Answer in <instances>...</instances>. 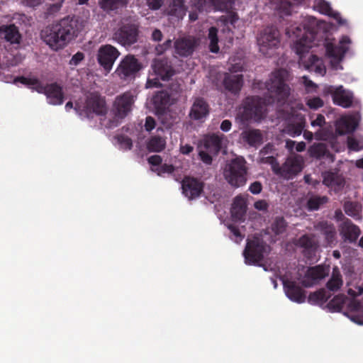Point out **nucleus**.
<instances>
[{
	"label": "nucleus",
	"mask_w": 363,
	"mask_h": 363,
	"mask_svg": "<svg viewBox=\"0 0 363 363\" xmlns=\"http://www.w3.org/2000/svg\"><path fill=\"white\" fill-rule=\"evenodd\" d=\"M152 68L156 75L162 80H169L175 74L171 60L166 57H156L152 60Z\"/></svg>",
	"instance_id": "nucleus-13"
},
{
	"label": "nucleus",
	"mask_w": 363,
	"mask_h": 363,
	"mask_svg": "<svg viewBox=\"0 0 363 363\" xmlns=\"http://www.w3.org/2000/svg\"><path fill=\"white\" fill-rule=\"evenodd\" d=\"M133 103V96L130 92H123L118 96L113 104V111L115 116L118 118H124L130 112Z\"/></svg>",
	"instance_id": "nucleus-15"
},
{
	"label": "nucleus",
	"mask_w": 363,
	"mask_h": 363,
	"mask_svg": "<svg viewBox=\"0 0 363 363\" xmlns=\"http://www.w3.org/2000/svg\"><path fill=\"white\" fill-rule=\"evenodd\" d=\"M167 10L168 15L183 18L186 13L187 8L184 4V0H169Z\"/></svg>",
	"instance_id": "nucleus-31"
},
{
	"label": "nucleus",
	"mask_w": 363,
	"mask_h": 363,
	"mask_svg": "<svg viewBox=\"0 0 363 363\" xmlns=\"http://www.w3.org/2000/svg\"><path fill=\"white\" fill-rule=\"evenodd\" d=\"M314 228L324 238L326 246L332 247L337 242V232L333 223L327 220L320 221L314 225Z\"/></svg>",
	"instance_id": "nucleus-18"
},
{
	"label": "nucleus",
	"mask_w": 363,
	"mask_h": 363,
	"mask_svg": "<svg viewBox=\"0 0 363 363\" xmlns=\"http://www.w3.org/2000/svg\"><path fill=\"white\" fill-rule=\"evenodd\" d=\"M128 2V0H101L99 5L104 11H108L126 6Z\"/></svg>",
	"instance_id": "nucleus-42"
},
{
	"label": "nucleus",
	"mask_w": 363,
	"mask_h": 363,
	"mask_svg": "<svg viewBox=\"0 0 363 363\" xmlns=\"http://www.w3.org/2000/svg\"><path fill=\"white\" fill-rule=\"evenodd\" d=\"M139 25L135 23H123L113 34V40L125 48H130L139 38Z\"/></svg>",
	"instance_id": "nucleus-9"
},
{
	"label": "nucleus",
	"mask_w": 363,
	"mask_h": 363,
	"mask_svg": "<svg viewBox=\"0 0 363 363\" xmlns=\"http://www.w3.org/2000/svg\"><path fill=\"white\" fill-rule=\"evenodd\" d=\"M326 55L338 61L344 57L346 50L343 46L335 45L333 43H326L325 45Z\"/></svg>",
	"instance_id": "nucleus-36"
},
{
	"label": "nucleus",
	"mask_w": 363,
	"mask_h": 363,
	"mask_svg": "<svg viewBox=\"0 0 363 363\" xmlns=\"http://www.w3.org/2000/svg\"><path fill=\"white\" fill-rule=\"evenodd\" d=\"M161 83L157 78L154 79H147L145 88L146 89H152V88H159L161 86Z\"/></svg>",
	"instance_id": "nucleus-59"
},
{
	"label": "nucleus",
	"mask_w": 363,
	"mask_h": 363,
	"mask_svg": "<svg viewBox=\"0 0 363 363\" xmlns=\"http://www.w3.org/2000/svg\"><path fill=\"white\" fill-rule=\"evenodd\" d=\"M332 94V99L335 105L345 108L353 106L354 96L352 92H330Z\"/></svg>",
	"instance_id": "nucleus-29"
},
{
	"label": "nucleus",
	"mask_w": 363,
	"mask_h": 363,
	"mask_svg": "<svg viewBox=\"0 0 363 363\" xmlns=\"http://www.w3.org/2000/svg\"><path fill=\"white\" fill-rule=\"evenodd\" d=\"M265 244L257 237L247 240L245 249L243 252L245 262L248 264H257L264 258Z\"/></svg>",
	"instance_id": "nucleus-10"
},
{
	"label": "nucleus",
	"mask_w": 363,
	"mask_h": 363,
	"mask_svg": "<svg viewBox=\"0 0 363 363\" xmlns=\"http://www.w3.org/2000/svg\"><path fill=\"white\" fill-rule=\"evenodd\" d=\"M343 280L340 271L337 267L333 268L330 278L326 283V288L330 291H337L342 286Z\"/></svg>",
	"instance_id": "nucleus-32"
},
{
	"label": "nucleus",
	"mask_w": 363,
	"mask_h": 363,
	"mask_svg": "<svg viewBox=\"0 0 363 363\" xmlns=\"http://www.w3.org/2000/svg\"><path fill=\"white\" fill-rule=\"evenodd\" d=\"M316 8L320 13L333 18L339 24H343V21L340 13L334 11L328 1L325 0H320L316 4Z\"/></svg>",
	"instance_id": "nucleus-34"
},
{
	"label": "nucleus",
	"mask_w": 363,
	"mask_h": 363,
	"mask_svg": "<svg viewBox=\"0 0 363 363\" xmlns=\"http://www.w3.org/2000/svg\"><path fill=\"white\" fill-rule=\"evenodd\" d=\"M307 105L311 108L318 109L323 106V101L319 97H314L308 100Z\"/></svg>",
	"instance_id": "nucleus-56"
},
{
	"label": "nucleus",
	"mask_w": 363,
	"mask_h": 363,
	"mask_svg": "<svg viewBox=\"0 0 363 363\" xmlns=\"http://www.w3.org/2000/svg\"><path fill=\"white\" fill-rule=\"evenodd\" d=\"M325 123V119L324 116L318 114L315 120H313L311 123V125L322 127Z\"/></svg>",
	"instance_id": "nucleus-63"
},
{
	"label": "nucleus",
	"mask_w": 363,
	"mask_h": 363,
	"mask_svg": "<svg viewBox=\"0 0 363 363\" xmlns=\"http://www.w3.org/2000/svg\"><path fill=\"white\" fill-rule=\"evenodd\" d=\"M243 84L242 74L225 73L223 85L226 91H241Z\"/></svg>",
	"instance_id": "nucleus-26"
},
{
	"label": "nucleus",
	"mask_w": 363,
	"mask_h": 363,
	"mask_svg": "<svg viewBox=\"0 0 363 363\" xmlns=\"http://www.w3.org/2000/svg\"><path fill=\"white\" fill-rule=\"evenodd\" d=\"M174 92H155L152 102L157 114H163L166 110L175 102L172 95Z\"/></svg>",
	"instance_id": "nucleus-20"
},
{
	"label": "nucleus",
	"mask_w": 363,
	"mask_h": 363,
	"mask_svg": "<svg viewBox=\"0 0 363 363\" xmlns=\"http://www.w3.org/2000/svg\"><path fill=\"white\" fill-rule=\"evenodd\" d=\"M21 34L15 24L0 26V40L11 45H19L21 41Z\"/></svg>",
	"instance_id": "nucleus-23"
},
{
	"label": "nucleus",
	"mask_w": 363,
	"mask_h": 363,
	"mask_svg": "<svg viewBox=\"0 0 363 363\" xmlns=\"http://www.w3.org/2000/svg\"><path fill=\"white\" fill-rule=\"evenodd\" d=\"M222 137L213 134L206 138L204 143L205 148L214 155H217L222 148Z\"/></svg>",
	"instance_id": "nucleus-33"
},
{
	"label": "nucleus",
	"mask_w": 363,
	"mask_h": 363,
	"mask_svg": "<svg viewBox=\"0 0 363 363\" xmlns=\"http://www.w3.org/2000/svg\"><path fill=\"white\" fill-rule=\"evenodd\" d=\"M228 228L230 230V233L235 237L233 239L235 242L238 243L242 240V239L244 238V235L241 234L239 228L237 226L233 224H230L228 225Z\"/></svg>",
	"instance_id": "nucleus-53"
},
{
	"label": "nucleus",
	"mask_w": 363,
	"mask_h": 363,
	"mask_svg": "<svg viewBox=\"0 0 363 363\" xmlns=\"http://www.w3.org/2000/svg\"><path fill=\"white\" fill-rule=\"evenodd\" d=\"M196 46V40L193 37L179 38L174 43V54L182 57H187L194 53Z\"/></svg>",
	"instance_id": "nucleus-16"
},
{
	"label": "nucleus",
	"mask_w": 363,
	"mask_h": 363,
	"mask_svg": "<svg viewBox=\"0 0 363 363\" xmlns=\"http://www.w3.org/2000/svg\"><path fill=\"white\" fill-rule=\"evenodd\" d=\"M223 175L225 180L233 187L238 188L247 182V168L243 157L231 160L224 169Z\"/></svg>",
	"instance_id": "nucleus-6"
},
{
	"label": "nucleus",
	"mask_w": 363,
	"mask_h": 363,
	"mask_svg": "<svg viewBox=\"0 0 363 363\" xmlns=\"http://www.w3.org/2000/svg\"><path fill=\"white\" fill-rule=\"evenodd\" d=\"M84 57V54L81 52H78L72 56L69 63L72 65H77Z\"/></svg>",
	"instance_id": "nucleus-64"
},
{
	"label": "nucleus",
	"mask_w": 363,
	"mask_h": 363,
	"mask_svg": "<svg viewBox=\"0 0 363 363\" xmlns=\"http://www.w3.org/2000/svg\"><path fill=\"white\" fill-rule=\"evenodd\" d=\"M211 3L216 10L228 11L232 4V0H211Z\"/></svg>",
	"instance_id": "nucleus-49"
},
{
	"label": "nucleus",
	"mask_w": 363,
	"mask_h": 363,
	"mask_svg": "<svg viewBox=\"0 0 363 363\" xmlns=\"http://www.w3.org/2000/svg\"><path fill=\"white\" fill-rule=\"evenodd\" d=\"M142 67L139 60L133 55L128 54L120 61L113 74L115 77L129 83L135 79Z\"/></svg>",
	"instance_id": "nucleus-8"
},
{
	"label": "nucleus",
	"mask_w": 363,
	"mask_h": 363,
	"mask_svg": "<svg viewBox=\"0 0 363 363\" xmlns=\"http://www.w3.org/2000/svg\"><path fill=\"white\" fill-rule=\"evenodd\" d=\"M330 295L328 294L324 289H320L311 293L308 297V301L311 304H323L328 301Z\"/></svg>",
	"instance_id": "nucleus-40"
},
{
	"label": "nucleus",
	"mask_w": 363,
	"mask_h": 363,
	"mask_svg": "<svg viewBox=\"0 0 363 363\" xmlns=\"http://www.w3.org/2000/svg\"><path fill=\"white\" fill-rule=\"evenodd\" d=\"M346 298L345 295L338 294L328 302V307L333 311H340L343 308Z\"/></svg>",
	"instance_id": "nucleus-44"
},
{
	"label": "nucleus",
	"mask_w": 363,
	"mask_h": 363,
	"mask_svg": "<svg viewBox=\"0 0 363 363\" xmlns=\"http://www.w3.org/2000/svg\"><path fill=\"white\" fill-rule=\"evenodd\" d=\"M328 200L326 196H312L307 201V208L309 211H317L320 206L328 203Z\"/></svg>",
	"instance_id": "nucleus-41"
},
{
	"label": "nucleus",
	"mask_w": 363,
	"mask_h": 363,
	"mask_svg": "<svg viewBox=\"0 0 363 363\" xmlns=\"http://www.w3.org/2000/svg\"><path fill=\"white\" fill-rule=\"evenodd\" d=\"M280 171L277 175L285 179H291L299 173L301 169V164L298 159L296 157H289L285 162L279 167Z\"/></svg>",
	"instance_id": "nucleus-22"
},
{
	"label": "nucleus",
	"mask_w": 363,
	"mask_h": 363,
	"mask_svg": "<svg viewBox=\"0 0 363 363\" xmlns=\"http://www.w3.org/2000/svg\"><path fill=\"white\" fill-rule=\"evenodd\" d=\"M13 82L15 84L21 83L28 89L35 91H62V87L57 83L54 82L50 84L45 83L31 72L26 76L16 77Z\"/></svg>",
	"instance_id": "nucleus-11"
},
{
	"label": "nucleus",
	"mask_w": 363,
	"mask_h": 363,
	"mask_svg": "<svg viewBox=\"0 0 363 363\" xmlns=\"http://www.w3.org/2000/svg\"><path fill=\"white\" fill-rule=\"evenodd\" d=\"M78 99L74 102V109L81 115L89 118L91 114L99 116L106 114L108 108L104 97L101 96L99 92H79Z\"/></svg>",
	"instance_id": "nucleus-4"
},
{
	"label": "nucleus",
	"mask_w": 363,
	"mask_h": 363,
	"mask_svg": "<svg viewBox=\"0 0 363 363\" xmlns=\"http://www.w3.org/2000/svg\"><path fill=\"white\" fill-rule=\"evenodd\" d=\"M314 38L315 35L313 31L308 33L305 31L300 39L295 42L293 49L299 57L298 63L300 66H303L311 72L323 76L326 72V68L323 60L309 53L311 48L313 47Z\"/></svg>",
	"instance_id": "nucleus-3"
},
{
	"label": "nucleus",
	"mask_w": 363,
	"mask_h": 363,
	"mask_svg": "<svg viewBox=\"0 0 363 363\" xmlns=\"http://www.w3.org/2000/svg\"><path fill=\"white\" fill-rule=\"evenodd\" d=\"M151 170L156 172L158 176H162L165 173H172L174 170V167L172 164H164L157 167H152Z\"/></svg>",
	"instance_id": "nucleus-48"
},
{
	"label": "nucleus",
	"mask_w": 363,
	"mask_h": 363,
	"mask_svg": "<svg viewBox=\"0 0 363 363\" xmlns=\"http://www.w3.org/2000/svg\"><path fill=\"white\" fill-rule=\"evenodd\" d=\"M289 95L290 92H267L264 98L247 97L240 116L242 121H262L266 117L269 105L274 104L279 111H284L289 106Z\"/></svg>",
	"instance_id": "nucleus-1"
},
{
	"label": "nucleus",
	"mask_w": 363,
	"mask_h": 363,
	"mask_svg": "<svg viewBox=\"0 0 363 363\" xmlns=\"http://www.w3.org/2000/svg\"><path fill=\"white\" fill-rule=\"evenodd\" d=\"M283 286L286 296L291 301L298 303L305 302L306 292L296 281L284 279L283 280Z\"/></svg>",
	"instance_id": "nucleus-19"
},
{
	"label": "nucleus",
	"mask_w": 363,
	"mask_h": 363,
	"mask_svg": "<svg viewBox=\"0 0 363 363\" xmlns=\"http://www.w3.org/2000/svg\"><path fill=\"white\" fill-rule=\"evenodd\" d=\"M242 138L250 146H256L262 142V135L259 130L256 129L243 132Z\"/></svg>",
	"instance_id": "nucleus-38"
},
{
	"label": "nucleus",
	"mask_w": 363,
	"mask_h": 363,
	"mask_svg": "<svg viewBox=\"0 0 363 363\" xmlns=\"http://www.w3.org/2000/svg\"><path fill=\"white\" fill-rule=\"evenodd\" d=\"M262 190V185L260 182H254L249 186V191L253 194H258Z\"/></svg>",
	"instance_id": "nucleus-58"
},
{
	"label": "nucleus",
	"mask_w": 363,
	"mask_h": 363,
	"mask_svg": "<svg viewBox=\"0 0 363 363\" xmlns=\"http://www.w3.org/2000/svg\"><path fill=\"white\" fill-rule=\"evenodd\" d=\"M345 213L355 219L361 218L362 204L358 202L346 201L344 203Z\"/></svg>",
	"instance_id": "nucleus-39"
},
{
	"label": "nucleus",
	"mask_w": 363,
	"mask_h": 363,
	"mask_svg": "<svg viewBox=\"0 0 363 363\" xmlns=\"http://www.w3.org/2000/svg\"><path fill=\"white\" fill-rule=\"evenodd\" d=\"M147 161L149 164H150L152 166H156L157 167L162 164V159L161 156L158 155H155L148 157Z\"/></svg>",
	"instance_id": "nucleus-60"
},
{
	"label": "nucleus",
	"mask_w": 363,
	"mask_h": 363,
	"mask_svg": "<svg viewBox=\"0 0 363 363\" xmlns=\"http://www.w3.org/2000/svg\"><path fill=\"white\" fill-rule=\"evenodd\" d=\"M118 143L125 149V150H131L133 147L132 140L124 135H118L116 137Z\"/></svg>",
	"instance_id": "nucleus-51"
},
{
	"label": "nucleus",
	"mask_w": 363,
	"mask_h": 363,
	"mask_svg": "<svg viewBox=\"0 0 363 363\" xmlns=\"http://www.w3.org/2000/svg\"><path fill=\"white\" fill-rule=\"evenodd\" d=\"M119 50L110 44L101 45L97 52V61L106 73L110 72L113 66L120 56Z\"/></svg>",
	"instance_id": "nucleus-12"
},
{
	"label": "nucleus",
	"mask_w": 363,
	"mask_h": 363,
	"mask_svg": "<svg viewBox=\"0 0 363 363\" xmlns=\"http://www.w3.org/2000/svg\"><path fill=\"white\" fill-rule=\"evenodd\" d=\"M358 126V122L353 116L342 117L337 123V131L340 135L354 132Z\"/></svg>",
	"instance_id": "nucleus-27"
},
{
	"label": "nucleus",
	"mask_w": 363,
	"mask_h": 363,
	"mask_svg": "<svg viewBox=\"0 0 363 363\" xmlns=\"http://www.w3.org/2000/svg\"><path fill=\"white\" fill-rule=\"evenodd\" d=\"M199 155L201 161L205 164H211L212 163V157L208 152L201 150L199 152Z\"/></svg>",
	"instance_id": "nucleus-62"
},
{
	"label": "nucleus",
	"mask_w": 363,
	"mask_h": 363,
	"mask_svg": "<svg viewBox=\"0 0 363 363\" xmlns=\"http://www.w3.org/2000/svg\"><path fill=\"white\" fill-rule=\"evenodd\" d=\"M347 147L350 150L355 152L359 151L362 149L358 140L353 137L347 138Z\"/></svg>",
	"instance_id": "nucleus-55"
},
{
	"label": "nucleus",
	"mask_w": 363,
	"mask_h": 363,
	"mask_svg": "<svg viewBox=\"0 0 363 363\" xmlns=\"http://www.w3.org/2000/svg\"><path fill=\"white\" fill-rule=\"evenodd\" d=\"M286 222L283 217H277L272 224V230L276 235H280L286 230Z\"/></svg>",
	"instance_id": "nucleus-45"
},
{
	"label": "nucleus",
	"mask_w": 363,
	"mask_h": 363,
	"mask_svg": "<svg viewBox=\"0 0 363 363\" xmlns=\"http://www.w3.org/2000/svg\"><path fill=\"white\" fill-rule=\"evenodd\" d=\"M77 33V21L67 16L44 28L40 38L52 50L57 51L67 46Z\"/></svg>",
	"instance_id": "nucleus-2"
},
{
	"label": "nucleus",
	"mask_w": 363,
	"mask_h": 363,
	"mask_svg": "<svg viewBox=\"0 0 363 363\" xmlns=\"http://www.w3.org/2000/svg\"><path fill=\"white\" fill-rule=\"evenodd\" d=\"M295 245L302 248V253L308 259L315 255L319 245L313 234H304L295 242Z\"/></svg>",
	"instance_id": "nucleus-17"
},
{
	"label": "nucleus",
	"mask_w": 363,
	"mask_h": 363,
	"mask_svg": "<svg viewBox=\"0 0 363 363\" xmlns=\"http://www.w3.org/2000/svg\"><path fill=\"white\" fill-rule=\"evenodd\" d=\"M209 113V106L207 102L201 98L195 99L189 116L194 120H199L206 117Z\"/></svg>",
	"instance_id": "nucleus-25"
},
{
	"label": "nucleus",
	"mask_w": 363,
	"mask_h": 363,
	"mask_svg": "<svg viewBox=\"0 0 363 363\" xmlns=\"http://www.w3.org/2000/svg\"><path fill=\"white\" fill-rule=\"evenodd\" d=\"M49 104L52 105H60L64 101V92H43Z\"/></svg>",
	"instance_id": "nucleus-46"
},
{
	"label": "nucleus",
	"mask_w": 363,
	"mask_h": 363,
	"mask_svg": "<svg viewBox=\"0 0 363 363\" xmlns=\"http://www.w3.org/2000/svg\"><path fill=\"white\" fill-rule=\"evenodd\" d=\"M292 4L289 0H280L277 9L285 15H290L291 13Z\"/></svg>",
	"instance_id": "nucleus-52"
},
{
	"label": "nucleus",
	"mask_w": 363,
	"mask_h": 363,
	"mask_svg": "<svg viewBox=\"0 0 363 363\" xmlns=\"http://www.w3.org/2000/svg\"><path fill=\"white\" fill-rule=\"evenodd\" d=\"M208 38L210 40L209 50L211 52L217 53L219 51L218 29L211 27L208 30Z\"/></svg>",
	"instance_id": "nucleus-43"
},
{
	"label": "nucleus",
	"mask_w": 363,
	"mask_h": 363,
	"mask_svg": "<svg viewBox=\"0 0 363 363\" xmlns=\"http://www.w3.org/2000/svg\"><path fill=\"white\" fill-rule=\"evenodd\" d=\"M203 188L204 183L194 177H185L182 182V193L191 200L199 197Z\"/></svg>",
	"instance_id": "nucleus-14"
},
{
	"label": "nucleus",
	"mask_w": 363,
	"mask_h": 363,
	"mask_svg": "<svg viewBox=\"0 0 363 363\" xmlns=\"http://www.w3.org/2000/svg\"><path fill=\"white\" fill-rule=\"evenodd\" d=\"M246 202L241 196H236L231 207L230 213L232 218L235 220L243 219L246 213Z\"/></svg>",
	"instance_id": "nucleus-30"
},
{
	"label": "nucleus",
	"mask_w": 363,
	"mask_h": 363,
	"mask_svg": "<svg viewBox=\"0 0 363 363\" xmlns=\"http://www.w3.org/2000/svg\"><path fill=\"white\" fill-rule=\"evenodd\" d=\"M261 162L265 164H269L272 167V169L273 172L277 175L278 172L280 171L279 164L277 162V160L274 156H268L265 157H262L261 159Z\"/></svg>",
	"instance_id": "nucleus-50"
},
{
	"label": "nucleus",
	"mask_w": 363,
	"mask_h": 363,
	"mask_svg": "<svg viewBox=\"0 0 363 363\" xmlns=\"http://www.w3.org/2000/svg\"><path fill=\"white\" fill-rule=\"evenodd\" d=\"M166 146V140L159 135H154L149 138L147 142V148L150 152H160Z\"/></svg>",
	"instance_id": "nucleus-37"
},
{
	"label": "nucleus",
	"mask_w": 363,
	"mask_h": 363,
	"mask_svg": "<svg viewBox=\"0 0 363 363\" xmlns=\"http://www.w3.org/2000/svg\"><path fill=\"white\" fill-rule=\"evenodd\" d=\"M172 45V41L170 39L167 40L164 43L162 44H158L155 47V52L157 55H162L165 51L169 50Z\"/></svg>",
	"instance_id": "nucleus-54"
},
{
	"label": "nucleus",
	"mask_w": 363,
	"mask_h": 363,
	"mask_svg": "<svg viewBox=\"0 0 363 363\" xmlns=\"http://www.w3.org/2000/svg\"><path fill=\"white\" fill-rule=\"evenodd\" d=\"M329 274V267L323 265H316L308 267L306 272V278L310 279V281L303 280L302 284L306 287L312 286L315 281L324 279Z\"/></svg>",
	"instance_id": "nucleus-24"
},
{
	"label": "nucleus",
	"mask_w": 363,
	"mask_h": 363,
	"mask_svg": "<svg viewBox=\"0 0 363 363\" xmlns=\"http://www.w3.org/2000/svg\"><path fill=\"white\" fill-rule=\"evenodd\" d=\"M147 6L153 11L160 9L164 4V0H147Z\"/></svg>",
	"instance_id": "nucleus-57"
},
{
	"label": "nucleus",
	"mask_w": 363,
	"mask_h": 363,
	"mask_svg": "<svg viewBox=\"0 0 363 363\" xmlns=\"http://www.w3.org/2000/svg\"><path fill=\"white\" fill-rule=\"evenodd\" d=\"M257 45L260 52L271 57L280 45V33L274 26H267L258 35Z\"/></svg>",
	"instance_id": "nucleus-7"
},
{
	"label": "nucleus",
	"mask_w": 363,
	"mask_h": 363,
	"mask_svg": "<svg viewBox=\"0 0 363 363\" xmlns=\"http://www.w3.org/2000/svg\"><path fill=\"white\" fill-rule=\"evenodd\" d=\"M310 154L312 157L317 159L323 157L332 158L333 155L330 152L328 147L324 143H315L311 146L309 149Z\"/></svg>",
	"instance_id": "nucleus-35"
},
{
	"label": "nucleus",
	"mask_w": 363,
	"mask_h": 363,
	"mask_svg": "<svg viewBox=\"0 0 363 363\" xmlns=\"http://www.w3.org/2000/svg\"><path fill=\"white\" fill-rule=\"evenodd\" d=\"M340 233L345 242L353 243L360 235L361 230L352 220L345 218L340 225Z\"/></svg>",
	"instance_id": "nucleus-21"
},
{
	"label": "nucleus",
	"mask_w": 363,
	"mask_h": 363,
	"mask_svg": "<svg viewBox=\"0 0 363 363\" xmlns=\"http://www.w3.org/2000/svg\"><path fill=\"white\" fill-rule=\"evenodd\" d=\"M238 19V14L235 12L230 11L227 14L221 16L219 18V21L225 26L229 24L233 26Z\"/></svg>",
	"instance_id": "nucleus-47"
},
{
	"label": "nucleus",
	"mask_w": 363,
	"mask_h": 363,
	"mask_svg": "<svg viewBox=\"0 0 363 363\" xmlns=\"http://www.w3.org/2000/svg\"><path fill=\"white\" fill-rule=\"evenodd\" d=\"M155 121L152 116H147L145 119V128L150 132L155 127Z\"/></svg>",
	"instance_id": "nucleus-61"
},
{
	"label": "nucleus",
	"mask_w": 363,
	"mask_h": 363,
	"mask_svg": "<svg viewBox=\"0 0 363 363\" xmlns=\"http://www.w3.org/2000/svg\"><path fill=\"white\" fill-rule=\"evenodd\" d=\"M293 76L290 72L285 69H278L271 73L268 80L265 82L255 81L253 84L254 89L267 91H291L290 85Z\"/></svg>",
	"instance_id": "nucleus-5"
},
{
	"label": "nucleus",
	"mask_w": 363,
	"mask_h": 363,
	"mask_svg": "<svg viewBox=\"0 0 363 363\" xmlns=\"http://www.w3.org/2000/svg\"><path fill=\"white\" fill-rule=\"evenodd\" d=\"M306 126V118L301 114L296 116L295 121L289 123L286 127V133L291 137L295 138L300 135Z\"/></svg>",
	"instance_id": "nucleus-28"
}]
</instances>
